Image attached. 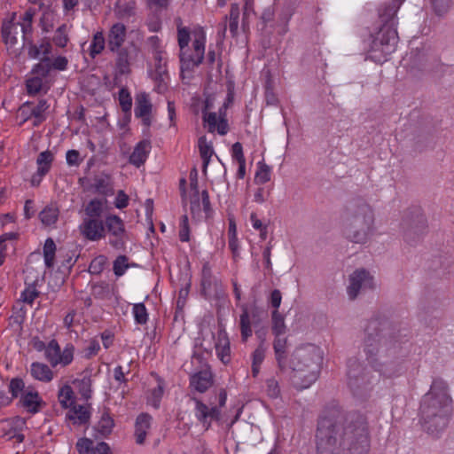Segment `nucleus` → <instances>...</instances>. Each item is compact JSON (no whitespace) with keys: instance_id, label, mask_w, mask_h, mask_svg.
<instances>
[{"instance_id":"nucleus-6","label":"nucleus","mask_w":454,"mask_h":454,"mask_svg":"<svg viewBox=\"0 0 454 454\" xmlns=\"http://www.w3.org/2000/svg\"><path fill=\"white\" fill-rule=\"evenodd\" d=\"M405 0H392L379 10V17L382 23L370 45V58L374 61L382 62L395 51L398 43L396 30V12Z\"/></svg>"},{"instance_id":"nucleus-48","label":"nucleus","mask_w":454,"mask_h":454,"mask_svg":"<svg viewBox=\"0 0 454 454\" xmlns=\"http://www.w3.org/2000/svg\"><path fill=\"white\" fill-rule=\"evenodd\" d=\"M52 41L56 46L60 48H64L67 45L68 42V36L67 34L66 25H61L57 28V30L54 33Z\"/></svg>"},{"instance_id":"nucleus-63","label":"nucleus","mask_w":454,"mask_h":454,"mask_svg":"<svg viewBox=\"0 0 454 454\" xmlns=\"http://www.w3.org/2000/svg\"><path fill=\"white\" fill-rule=\"evenodd\" d=\"M67 163L69 166H79L82 160L77 150H68L66 154Z\"/></svg>"},{"instance_id":"nucleus-34","label":"nucleus","mask_w":454,"mask_h":454,"mask_svg":"<svg viewBox=\"0 0 454 454\" xmlns=\"http://www.w3.org/2000/svg\"><path fill=\"white\" fill-rule=\"evenodd\" d=\"M106 45V37L102 31H98L93 35L90 44V56L94 59L101 54Z\"/></svg>"},{"instance_id":"nucleus-52","label":"nucleus","mask_w":454,"mask_h":454,"mask_svg":"<svg viewBox=\"0 0 454 454\" xmlns=\"http://www.w3.org/2000/svg\"><path fill=\"white\" fill-rule=\"evenodd\" d=\"M239 17V12L237 7H231L229 17H225V20H229V29L232 36H235L238 33Z\"/></svg>"},{"instance_id":"nucleus-8","label":"nucleus","mask_w":454,"mask_h":454,"mask_svg":"<svg viewBox=\"0 0 454 454\" xmlns=\"http://www.w3.org/2000/svg\"><path fill=\"white\" fill-rule=\"evenodd\" d=\"M401 228L404 240L410 245H415L427 232V220L419 206H411L403 215Z\"/></svg>"},{"instance_id":"nucleus-21","label":"nucleus","mask_w":454,"mask_h":454,"mask_svg":"<svg viewBox=\"0 0 454 454\" xmlns=\"http://www.w3.org/2000/svg\"><path fill=\"white\" fill-rule=\"evenodd\" d=\"M90 403L88 404V408L81 405L76 404L75 403L74 405L70 408L68 412L66 415V418L69 420H72L74 424L77 425H86L89 423L91 416V412L89 410L90 408Z\"/></svg>"},{"instance_id":"nucleus-57","label":"nucleus","mask_w":454,"mask_h":454,"mask_svg":"<svg viewBox=\"0 0 454 454\" xmlns=\"http://www.w3.org/2000/svg\"><path fill=\"white\" fill-rule=\"evenodd\" d=\"M49 104L46 99H40L36 106H30V115L33 117H45L44 112L49 108Z\"/></svg>"},{"instance_id":"nucleus-37","label":"nucleus","mask_w":454,"mask_h":454,"mask_svg":"<svg viewBox=\"0 0 454 454\" xmlns=\"http://www.w3.org/2000/svg\"><path fill=\"white\" fill-rule=\"evenodd\" d=\"M272 320V332L275 334L276 338L274 340L278 339H282L280 336L286 332V325L284 316L278 312V310H273L271 314Z\"/></svg>"},{"instance_id":"nucleus-43","label":"nucleus","mask_w":454,"mask_h":454,"mask_svg":"<svg viewBox=\"0 0 454 454\" xmlns=\"http://www.w3.org/2000/svg\"><path fill=\"white\" fill-rule=\"evenodd\" d=\"M118 99L122 112L125 114H130L132 107V98L128 89L121 88L120 90Z\"/></svg>"},{"instance_id":"nucleus-64","label":"nucleus","mask_w":454,"mask_h":454,"mask_svg":"<svg viewBox=\"0 0 454 454\" xmlns=\"http://www.w3.org/2000/svg\"><path fill=\"white\" fill-rule=\"evenodd\" d=\"M282 301V294L278 289H274L269 297V302L274 310H278Z\"/></svg>"},{"instance_id":"nucleus-49","label":"nucleus","mask_w":454,"mask_h":454,"mask_svg":"<svg viewBox=\"0 0 454 454\" xmlns=\"http://www.w3.org/2000/svg\"><path fill=\"white\" fill-rule=\"evenodd\" d=\"M153 78L159 82V87L161 86V83L165 84L166 79L168 78L166 61L155 63V70Z\"/></svg>"},{"instance_id":"nucleus-39","label":"nucleus","mask_w":454,"mask_h":454,"mask_svg":"<svg viewBox=\"0 0 454 454\" xmlns=\"http://www.w3.org/2000/svg\"><path fill=\"white\" fill-rule=\"evenodd\" d=\"M240 331L243 341H247L248 337L252 335L251 321L246 306L242 307V314L240 315Z\"/></svg>"},{"instance_id":"nucleus-40","label":"nucleus","mask_w":454,"mask_h":454,"mask_svg":"<svg viewBox=\"0 0 454 454\" xmlns=\"http://www.w3.org/2000/svg\"><path fill=\"white\" fill-rule=\"evenodd\" d=\"M27 388L24 380L19 377L12 378L8 386L12 400L18 397L20 398V396L27 392Z\"/></svg>"},{"instance_id":"nucleus-26","label":"nucleus","mask_w":454,"mask_h":454,"mask_svg":"<svg viewBox=\"0 0 454 454\" xmlns=\"http://www.w3.org/2000/svg\"><path fill=\"white\" fill-rule=\"evenodd\" d=\"M179 188L181 191L182 199H208V192L206 189L200 191L198 184H189V188L186 189V181L184 178H181L179 181Z\"/></svg>"},{"instance_id":"nucleus-1","label":"nucleus","mask_w":454,"mask_h":454,"mask_svg":"<svg viewBox=\"0 0 454 454\" xmlns=\"http://www.w3.org/2000/svg\"><path fill=\"white\" fill-rule=\"evenodd\" d=\"M316 454H368L369 425L364 414L333 406L318 419Z\"/></svg>"},{"instance_id":"nucleus-5","label":"nucleus","mask_w":454,"mask_h":454,"mask_svg":"<svg viewBox=\"0 0 454 454\" xmlns=\"http://www.w3.org/2000/svg\"><path fill=\"white\" fill-rule=\"evenodd\" d=\"M374 212L365 200H348L341 215L342 233L346 239L364 245L374 231Z\"/></svg>"},{"instance_id":"nucleus-2","label":"nucleus","mask_w":454,"mask_h":454,"mask_svg":"<svg viewBox=\"0 0 454 454\" xmlns=\"http://www.w3.org/2000/svg\"><path fill=\"white\" fill-rule=\"evenodd\" d=\"M404 332L384 315H374L368 321L362 349L368 364L380 376L390 379L405 371L409 339Z\"/></svg>"},{"instance_id":"nucleus-59","label":"nucleus","mask_w":454,"mask_h":454,"mask_svg":"<svg viewBox=\"0 0 454 454\" xmlns=\"http://www.w3.org/2000/svg\"><path fill=\"white\" fill-rule=\"evenodd\" d=\"M27 90L30 95L38 93L43 86V80L41 77L35 76L27 81Z\"/></svg>"},{"instance_id":"nucleus-3","label":"nucleus","mask_w":454,"mask_h":454,"mask_svg":"<svg viewBox=\"0 0 454 454\" xmlns=\"http://www.w3.org/2000/svg\"><path fill=\"white\" fill-rule=\"evenodd\" d=\"M286 339L273 342L278 369L280 373L288 372L289 380L296 389L309 387L318 378L323 362L321 349L313 344L297 347L289 356Z\"/></svg>"},{"instance_id":"nucleus-35","label":"nucleus","mask_w":454,"mask_h":454,"mask_svg":"<svg viewBox=\"0 0 454 454\" xmlns=\"http://www.w3.org/2000/svg\"><path fill=\"white\" fill-rule=\"evenodd\" d=\"M200 154L202 160L203 171L207 170L210 159L214 153L213 146L207 142L206 137H200L198 141Z\"/></svg>"},{"instance_id":"nucleus-32","label":"nucleus","mask_w":454,"mask_h":454,"mask_svg":"<svg viewBox=\"0 0 454 454\" xmlns=\"http://www.w3.org/2000/svg\"><path fill=\"white\" fill-rule=\"evenodd\" d=\"M59 209L55 203L46 206L39 214V218L43 224L51 226L58 221Z\"/></svg>"},{"instance_id":"nucleus-42","label":"nucleus","mask_w":454,"mask_h":454,"mask_svg":"<svg viewBox=\"0 0 454 454\" xmlns=\"http://www.w3.org/2000/svg\"><path fill=\"white\" fill-rule=\"evenodd\" d=\"M116 13L121 17H128L133 13L135 9L134 0H117L114 5Z\"/></svg>"},{"instance_id":"nucleus-9","label":"nucleus","mask_w":454,"mask_h":454,"mask_svg":"<svg viewBox=\"0 0 454 454\" xmlns=\"http://www.w3.org/2000/svg\"><path fill=\"white\" fill-rule=\"evenodd\" d=\"M206 35L205 32L200 28L193 33L192 49L185 48V54L188 58L179 53L181 73L192 72L198 67L204 59L205 55Z\"/></svg>"},{"instance_id":"nucleus-56","label":"nucleus","mask_w":454,"mask_h":454,"mask_svg":"<svg viewBox=\"0 0 454 454\" xmlns=\"http://www.w3.org/2000/svg\"><path fill=\"white\" fill-rule=\"evenodd\" d=\"M179 239L182 242H187L190 239V227L187 215L181 216Z\"/></svg>"},{"instance_id":"nucleus-22","label":"nucleus","mask_w":454,"mask_h":454,"mask_svg":"<svg viewBox=\"0 0 454 454\" xmlns=\"http://www.w3.org/2000/svg\"><path fill=\"white\" fill-rule=\"evenodd\" d=\"M215 349L219 359L227 364L231 361V348L227 333L223 329L218 331Z\"/></svg>"},{"instance_id":"nucleus-14","label":"nucleus","mask_w":454,"mask_h":454,"mask_svg":"<svg viewBox=\"0 0 454 454\" xmlns=\"http://www.w3.org/2000/svg\"><path fill=\"white\" fill-rule=\"evenodd\" d=\"M86 188L103 196L114 195L112 177L104 172L86 179Z\"/></svg>"},{"instance_id":"nucleus-30","label":"nucleus","mask_w":454,"mask_h":454,"mask_svg":"<svg viewBox=\"0 0 454 454\" xmlns=\"http://www.w3.org/2000/svg\"><path fill=\"white\" fill-rule=\"evenodd\" d=\"M31 375L40 381L49 382L53 378V372L47 364L35 362L31 364Z\"/></svg>"},{"instance_id":"nucleus-50","label":"nucleus","mask_w":454,"mask_h":454,"mask_svg":"<svg viewBox=\"0 0 454 454\" xmlns=\"http://www.w3.org/2000/svg\"><path fill=\"white\" fill-rule=\"evenodd\" d=\"M212 282H213V276H212L211 268L208 263H205L202 268V278H201L202 294H204V295H206L207 290L211 287Z\"/></svg>"},{"instance_id":"nucleus-7","label":"nucleus","mask_w":454,"mask_h":454,"mask_svg":"<svg viewBox=\"0 0 454 454\" xmlns=\"http://www.w3.org/2000/svg\"><path fill=\"white\" fill-rule=\"evenodd\" d=\"M348 386L353 395L365 400L369 397L377 378L373 376L357 357H350L347 361Z\"/></svg>"},{"instance_id":"nucleus-18","label":"nucleus","mask_w":454,"mask_h":454,"mask_svg":"<svg viewBox=\"0 0 454 454\" xmlns=\"http://www.w3.org/2000/svg\"><path fill=\"white\" fill-rule=\"evenodd\" d=\"M153 106L150 102L149 97L145 92L140 93L136 98L135 115L141 118L143 124L149 127L152 123L151 114Z\"/></svg>"},{"instance_id":"nucleus-41","label":"nucleus","mask_w":454,"mask_h":454,"mask_svg":"<svg viewBox=\"0 0 454 454\" xmlns=\"http://www.w3.org/2000/svg\"><path fill=\"white\" fill-rule=\"evenodd\" d=\"M91 289V294L96 299L108 300L112 296L111 286L106 282L94 284Z\"/></svg>"},{"instance_id":"nucleus-38","label":"nucleus","mask_w":454,"mask_h":454,"mask_svg":"<svg viewBox=\"0 0 454 454\" xmlns=\"http://www.w3.org/2000/svg\"><path fill=\"white\" fill-rule=\"evenodd\" d=\"M56 253V244L51 238H48L43 246L44 263L48 269H51L54 265Z\"/></svg>"},{"instance_id":"nucleus-33","label":"nucleus","mask_w":454,"mask_h":454,"mask_svg":"<svg viewBox=\"0 0 454 454\" xmlns=\"http://www.w3.org/2000/svg\"><path fill=\"white\" fill-rule=\"evenodd\" d=\"M114 427V421L109 414V409L105 408L100 420L95 427V430L98 432L102 436L106 437L112 433Z\"/></svg>"},{"instance_id":"nucleus-20","label":"nucleus","mask_w":454,"mask_h":454,"mask_svg":"<svg viewBox=\"0 0 454 454\" xmlns=\"http://www.w3.org/2000/svg\"><path fill=\"white\" fill-rule=\"evenodd\" d=\"M151 148L152 145L150 140L144 139L138 142L129 156V163L137 168L142 166L145 162Z\"/></svg>"},{"instance_id":"nucleus-55","label":"nucleus","mask_w":454,"mask_h":454,"mask_svg":"<svg viewBox=\"0 0 454 454\" xmlns=\"http://www.w3.org/2000/svg\"><path fill=\"white\" fill-rule=\"evenodd\" d=\"M270 178V168L262 162L258 163V170L255 173V180L259 183H266Z\"/></svg>"},{"instance_id":"nucleus-53","label":"nucleus","mask_w":454,"mask_h":454,"mask_svg":"<svg viewBox=\"0 0 454 454\" xmlns=\"http://www.w3.org/2000/svg\"><path fill=\"white\" fill-rule=\"evenodd\" d=\"M53 160V153L50 151H44L42 152L36 160V163L38 165V168H46V173L49 172L51 168V162Z\"/></svg>"},{"instance_id":"nucleus-10","label":"nucleus","mask_w":454,"mask_h":454,"mask_svg":"<svg viewBox=\"0 0 454 454\" xmlns=\"http://www.w3.org/2000/svg\"><path fill=\"white\" fill-rule=\"evenodd\" d=\"M233 93L229 91L225 101L218 110L217 114L215 112L206 113L204 112V122L207 125L208 132H215V130L219 135H225L229 130V125L226 119V110L233 102Z\"/></svg>"},{"instance_id":"nucleus-54","label":"nucleus","mask_w":454,"mask_h":454,"mask_svg":"<svg viewBox=\"0 0 454 454\" xmlns=\"http://www.w3.org/2000/svg\"><path fill=\"white\" fill-rule=\"evenodd\" d=\"M94 442L89 438H80L76 442V450L79 454H92Z\"/></svg>"},{"instance_id":"nucleus-17","label":"nucleus","mask_w":454,"mask_h":454,"mask_svg":"<svg viewBox=\"0 0 454 454\" xmlns=\"http://www.w3.org/2000/svg\"><path fill=\"white\" fill-rule=\"evenodd\" d=\"M106 47L109 51H116L123 47L127 38V27L121 22L113 24L106 35Z\"/></svg>"},{"instance_id":"nucleus-27","label":"nucleus","mask_w":454,"mask_h":454,"mask_svg":"<svg viewBox=\"0 0 454 454\" xmlns=\"http://www.w3.org/2000/svg\"><path fill=\"white\" fill-rule=\"evenodd\" d=\"M20 25L15 24L12 20L5 21L2 27V36L5 44L13 47L17 44V35L19 34Z\"/></svg>"},{"instance_id":"nucleus-31","label":"nucleus","mask_w":454,"mask_h":454,"mask_svg":"<svg viewBox=\"0 0 454 454\" xmlns=\"http://www.w3.org/2000/svg\"><path fill=\"white\" fill-rule=\"evenodd\" d=\"M51 51V44L47 40H43L39 45L28 43L27 54L31 59H41L49 57Z\"/></svg>"},{"instance_id":"nucleus-19","label":"nucleus","mask_w":454,"mask_h":454,"mask_svg":"<svg viewBox=\"0 0 454 454\" xmlns=\"http://www.w3.org/2000/svg\"><path fill=\"white\" fill-rule=\"evenodd\" d=\"M213 374L207 366L190 377V386L200 393H205L213 385Z\"/></svg>"},{"instance_id":"nucleus-60","label":"nucleus","mask_w":454,"mask_h":454,"mask_svg":"<svg viewBox=\"0 0 454 454\" xmlns=\"http://www.w3.org/2000/svg\"><path fill=\"white\" fill-rule=\"evenodd\" d=\"M267 392L269 396L276 398L280 394V388L278 380L274 378H270L266 381Z\"/></svg>"},{"instance_id":"nucleus-46","label":"nucleus","mask_w":454,"mask_h":454,"mask_svg":"<svg viewBox=\"0 0 454 454\" xmlns=\"http://www.w3.org/2000/svg\"><path fill=\"white\" fill-rule=\"evenodd\" d=\"M129 258L126 255H119L114 262L113 270L115 276L124 275L127 269L130 267L128 263Z\"/></svg>"},{"instance_id":"nucleus-36","label":"nucleus","mask_w":454,"mask_h":454,"mask_svg":"<svg viewBox=\"0 0 454 454\" xmlns=\"http://www.w3.org/2000/svg\"><path fill=\"white\" fill-rule=\"evenodd\" d=\"M45 357L53 367L59 364V360H61L60 347L55 339L47 345Z\"/></svg>"},{"instance_id":"nucleus-11","label":"nucleus","mask_w":454,"mask_h":454,"mask_svg":"<svg viewBox=\"0 0 454 454\" xmlns=\"http://www.w3.org/2000/svg\"><path fill=\"white\" fill-rule=\"evenodd\" d=\"M372 288L373 278L366 270H356L349 276V286L347 288V292L350 300H355L360 291Z\"/></svg>"},{"instance_id":"nucleus-29","label":"nucleus","mask_w":454,"mask_h":454,"mask_svg":"<svg viewBox=\"0 0 454 454\" xmlns=\"http://www.w3.org/2000/svg\"><path fill=\"white\" fill-rule=\"evenodd\" d=\"M105 227L112 236L126 235L124 223L118 215H106Z\"/></svg>"},{"instance_id":"nucleus-25","label":"nucleus","mask_w":454,"mask_h":454,"mask_svg":"<svg viewBox=\"0 0 454 454\" xmlns=\"http://www.w3.org/2000/svg\"><path fill=\"white\" fill-rule=\"evenodd\" d=\"M108 200H90L84 207L85 218L90 219H103L106 218V203Z\"/></svg>"},{"instance_id":"nucleus-4","label":"nucleus","mask_w":454,"mask_h":454,"mask_svg":"<svg viewBox=\"0 0 454 454\" xmlns=\"http://www.w3.org/2000/svg\"><path fill=\"white\" fill-rule=\"evenodd\" d=\"M451 411L447 383L442 379L434 380L420 403L419 421L424 431L439 438L449 425Z\"/></svg>"},{"instance_id":"nucleus-51","label":"nucleus","mask_w":454,"mask_h":454,"mask_svg":"<svg viewBox=\"0 0 454 454\" xmlns=\"http://www.w3.org/2000/svg\"><path fill=\"white\" fill-rule=\"evenodd\" d=\"M106 257L105 255H98L95 257L90 263L89 272L93 275H99L106 263Z\"/></svg>"},{"instance_id":"nucleus-13","label":"nucleus","mask_w":454,"mask_h":454,"mask_svg":"<svg viewBox=\"0 0 454 454\" xmlns=\"http://www.w3.org/2000/svg\"><path fill=\"white\" fill-rule=\"evenodd\" d=\"M80 231L89 240L96 241L106 237L105 221L103 219L83 218Z\"/></svg>"},{"instance_id":"nucleus-47","label":"nucleus","mask_w":454,"mask_h":454,"mask_svg":"<svg viewBox=\"0 0 454 454\" xmlns=\"http://www.w3.org/2000/svg\"><path fill=\"white\" fill-rule=\"evenodd\" d=\"M133 314L135 321L138 325H145L148 320L147 309L143 302L134 305Z\"/></svg>"},{"instance_id":"nucleus-15","label":"nucleus","mask_w":454,"mask_h":454,"mask_svg":"<svg viewBox=\"0 0 454 454\" xmlns=\"http://www.w3.org/2000/svg\"><path fill=\"white\" fill-rule=\"evenodd\" d=\"M17 405L31 414H35L46 406V403L36 390L32 387H27V392L20 396Z\"/></svg>"},{"instance_id":"nucleus-23","label":"nucleus","mask_w":454,"mask_h":454,"mask_svg":"<svg viewBox=\"0 0 454 454\" xmlns=\"http://www.w3.org/2000/svg\"><path fill=\"white\" fill-rule=\"evenodd\" d=\"M152 416L148 413H141L136 419L135 437L137 444H144L147 430L151 427Z\"/></svg>"},{"instance_id":"nucleus-16","label":"nucleus","mask_w":454,"mask_h":454,"mask_svg":"<svg viewBox=\"0 0 454 454\" xmlns=\"http://www.w3.org/2000/svg\"><path fill=\"white\" fill-rule=\"evenodd\" d=\"M192 400L195 403V416L206 429L210 427L211 420H220L221 412L218 407L208 408L207 404L196 397H193Z\"/></svg>"},{"instance_id":"nucleus-28","label":"nucleus","mask_w":454,"mask_h":454,"mask_svg":"<svg viewBox=\"0 0 454 454\" xmlns=\"http://www.w3.org/2000/svg\"><path fill=\"white\" fill-rule=\"evenodd\" d=\"M175 23L177 29V43L180 48V51H182V55L184 56V58H188L184 51L185 48L189 47L188 45L191 41V31L188 27L183 26L181 18H176L175 20Z\"/></svg>"},{"instance_id":"nucleus-24","label":"nucleus","mask_w":454,"mask_h":454,"mask_svg":"<svg viewBox=\"0 0 454 454\" xmlns=\"http://www.w3.org/2000/svg\"><path fill=\"white\" fill-rule=\"evenodd\" d=\"M82 379H75L73 381V384L78 388L79 394L82 397L88 401L91 398L92 389V380H91V370L86 369L82 372Z\"/></svg>"},{"instance_id":"nucleus-61","label":"nucleus","mask_w":454,"mask_h":454,"mask_svg":"<svg viewBox=\"0 0 454 454\" xmlns=\"http://www.w3.org/2000/svg\"><path fill=\"white\" fill-rule=\"evenodd\" d=\"M74 346L73 345H67L64 350L60 351V359L59 364H62L63 365H67L73 361L74 356Z\"/></svg>"},{"instance_id":"nucleus-58","label":"nucleus","mask_w":454,"mask_h":454,"mask_svg":"<svg viewBox=\"0 0 454 454\" xmlns=\"http://www.w3.org/2000/svg\"><path fill=\"white\" fill-rule=\"evenodd\" d=\"M267 346L264 344H259L252 354V364L253 365H261L265 358V353Z\"/></svg>"},{"instance_id":"nucleus-62","label":"nucleus","mask_w":454,"mask_h":454,"mask_svg":"<svg viewBox=\"0 0 454 454\" xmlns=\"http://www.w3.org/2000/svg\"><path fill=\"white\" fill-rule=\"evenodd\" d=\"M231 157L237 162L246 161L244 153H243V147L239 142H236L232 145Z\"/></svg>"},{"instance_id":"nucleus-44","label":"nucleus","mask_w":454,"mask_h":454,"mask_svg":"<svg viewBox=\"0 0 454 454\" xmlns=\"http://www.w3.org/2000/svg\"><path fill=\"white\" fill-rule=\"evenodd\" d=\"M51 59L49 57L42 58L41 62L35 65L32 69L33 74L38 77H46L51 71Z\"/></svg>"},{"instance_id":"nucleus-12","label":"nucleus","mask_w":454,"mask_h":454,"mask_svg":"<svg viewBox=\"0 0 454 454\" xmlns=\"http://www.w3.org/2000/svg\"><path fill=\"white\" fill-rule=\"evenodd\" d=\"M137 51V48L133 43L121 47L120 50L116 51H111L116 54L115 69L119 74L123 75L130 73V66L136 59Z\"/></svg>"},{"instance_id":"nucleus-45","label":"nucleus","mask_w":454,"mask_h":454,"mask_svg":"<svg viewBox=\"0 0 454 454\" xmlns=\"http://www.w3.org/2000/svg\"><path fill=\"white\" fill-rule=\"evenodd\" d=\"M37 280L29 284L27 287L22 292L21 298L25 303L32 304L40 293L36 290Z\"/></svg>"}]
</instances>
